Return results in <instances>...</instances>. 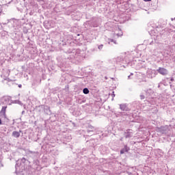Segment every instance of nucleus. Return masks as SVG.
Instances as JSON below:
<instances>
[{
  "label": "nucleus",
  "mask_w": 175,
  "mask_h": 175,
  "mask_svg": "<svg viewBox=\"0 0 175 175\" xmlns=\"http://www.w3.org/2000/svg\"><path fill=\"white\" fill-rule=\"evenodd\" d=\"M157 70H148L147 72V76L149 79H152V77H155L157 76Z\"/></svg>",
  "instance_id": "nucleus-1"
},
{
  "label": "nucleus",
  "mask_w": 175,
  "mask_h": 175,
  "mask_svg": "<svg viewBox=\"0 0 175 175\" xmlns=\"http://www.w3.org/2000/svg\"><path fill=\"white\" fill-rule=\"evenodd\" d=\"M157 72L160 73V75H162L163 76H166L167 75L168 72L165 68H161L159 67L157 70Z\"/></svg>",
  "instance_id": "nucleus-2"
},
{
  "label": "nucleus",
  "mask_w": 175,
  "mask_h": 175,
  "mask_svg": "<svg viewBox=\"0 0 175 175\" xmlns=\"http://www.w3.org/2000/svg\"><path fill=\"white\" fill-rule=\"evenodd\" d=\"M6 109L7 107H3L1 111V114H3L4 118H6Z\"/></svg>",
  "instance_id": "nucleus-3"
},
{
  "label": "nucleus",
  "mask_w": 175,
  "mask_h": 175,
  "mask_svg": "<svg viewBox=\"0 0 175 175\" xmlns=\"http://www.w3.org/2000/svg\"><path fill=\"white\" fill-rule=\"evenodd\" d=\"M133 136V131L132 130H129L126 133V137H132Z\"/></svg>",
  "instance_id": "nucleus-4"
},
{
  "label": "nucleus",
  "mask_w": 175,
  "mask_h": 175,
  "mask_svg": "<svg viewBox=\"0 0 175 175\" xmlns=\"http://www.w3.org/2000/svg\"><path fill=\"white\" fill-rule=\"evenodd\" d=\"M120 109L123 111H126L128 110V108L126 107V105L123 104L120 105Z\"/></svg>",
  "instance_id": "nucleus-5"
},
{
  "label": "nucleus",
  "mask_w": 175,
  "mask_h": 175,
  "mask_svg": "<svg viewBox=\"0 0 175 175\" xmlns=\"http://www.w3.org/2000/svg\"><path fill=\"white\" fill-rule=\"evenodd\" d=\"M12 136H14V137H20V132L14 131L12 133Z\"/></svg>",
  "instance_id": "nucleus-6"
},
{
  "label": "nucleus",
  "mask_w": 175,
  "mask_h": 175,
  "mask_svg": "<svg viewBox=\"0 0 175 175\" xmlns=\"http://www.w3.org/2000/svg\"><path fill=\"white\" fill-rule=\"evenodd\" d=\"M12 103H16V104L21 105H23V103H21V101H20V100H14V101L12 102Z\"/></svg>",
  "instance_id": "nucleus-7"
},
{
  "label": "nucleus",
  "mask_w": 175,
  "mask_h": 175,
  "mask_svg": "<svg viewBox=\"0 0 175 175\" xmlns=\"http://www.w3.org/2000/svg\"><path fill=\"white\" fill-rule=\"evenodd\" d=\"M83 92V94H90V90H88V88H84Z\"/></svg>",
  "instance_id": "nucleus-8"
},
{
  "label": "nucleus",
  "mask_w": 175,
  "mask_h": 175,
  "mask_svg": "<svg viewBox=\"0 0 175 175\" xmlns=\"http://www.w3.org/2000/svg\"><path fill=\"white\" fill-rule=\"evenodd\" d=\"M124 150L126 152H127V151H129V148H128L127 146H124Z\"/></svg>",
  "instance_id": "nucleus-9"
},
{
  "label": "nucleus",
  "mask_w": 175,
  "mask_h": 175,
  "mask_svg": "<svg viewBox=\"0 0 175 175\" xmlns=\"http://www.w3.org/2000/svg\"><path fill=\"white\" fill-rule=\"evenodd\" d=\"M103 49V44H100L98 46V49L102 50Z\"/></svg>",
  "instance_id": "nucleus-10"
},
{
  "label": "nucleus",
  "mask_w": 175,
  "mask_h": 175,
  "mask_svg": "<svg viewBox=\"0 0 175 175\" xmlns=\"http://www.w3.org/2000/svg\"><path fill=\"white\" fill-rule=\"evenodd\" d=\"M124 152H125V149L120 150V154H124Z\"/></svg>",
  "instance_id": "nucleus-11"
},
{
  "label": "nucleus",
  "mask_w": 175,
  "mask_h": 175,
  "mask_svg": "<svg viewBox=\"0 0 175 175\" xmlns=\"http://www.w3.org/2000/svg\"><path fill=\"white\" fill-rule=\"evenodd\" d=\"M140 97H141V99H144V96H143V95H141Z\"/></svg>",
  "instance_id": "nucleus-12"
},
{
  "label": "nucleus",
  "mask_w": 175,
  "mask_h": 175,
  "mask_svg": "<svg viewBox=\"0 0 175 175\" xmlns=\"http://www.w3.org/2000/svg\"><path fill=\"white\" fill-rule=\"evenodd\" d=\"M112 96H113V98H114V96H116V94H114V92H113Z\"/></svg>",
  "instance_id": "nucleus-13"
},
{
  "label": "nucleus",
  "mask_w": 175,
  "mask_h": 175,
  "mask_svg": "<svg viewBox=\"0 0 175 175\" xmlns=\"http://www.w3.org/2000/svg\"><path fill=\"white\" fill-rule=\"evenodd\" d=\"M145 2H149L151 0H144Z\"/></svg>",
  "instance_id": "nucleus-14"
},
{
  "label": "nucleus",
  "mask_w": 175,
  "mask_h": 175,
  "mask_svg": "<svg viewBox=\"0 0 175 175\" xmlns=\"http://www.w3.org/2000/svg\"><path fill=\"white\" fill-rule=\"evenodd\" d=\"M0 125H2V120L0 119Z\"/></svg>",
  "instance_id": "nucleus-15"
},
{
  "label": "nucleus",
  "mask_w": 175,
  "mask_h": 175,
  "mask_svg": "<svg viewBox=\"0 0 175 175\" xmlns=\"http://www.w3.org/2000/svg\"><path fill=\"white\" fill-rule=\"evenodd\" d=\"M111 42H113V43L116 44V41H114V40H111Z\"/></svg>",
  "instance_id": "nucleus-16"
},
{
  "label": "nucleus",
  "mask_w": 175,
  "mask_h": 175,
  "mask_svg": "<svg viewBox=\"0 0 175 175\" xmlns=\"http://www.w3.org/2000/svg\"><path fill=\"white\" fill-rule=\"evenodd\" d=\"M22 161H25V158H23V159H22Z\"/></svg>",
  "instance_id": "nucleus-17"
},
{
  "label": "nucleus",
  "mask_w": 175,
  "mask_h": 175,
  "mask_svg": "<svg viewBox=\"0 0 175 175\" xmlns=\"http://www.w3.org/2000/svg\"><path fill=\"white\" fill-rule=\"evenodd\" d=\"M17 167H18V165H16V169H17Z\"/></svg>",
  "instance_id": "nucleus-18"
},
{
  "label": "nucleus",
  "mask_w": 175,
  "mask_h": 175,
  "mask_svg": "<svg viewBox=\"0 0 175 175\" xmlns=\"http://www.w3.org/2000/svg\"><path fill=\"white\" fill-rule=\"evenodd\" d=\"M18 87H21V85H19Z\"/></svg>",
  "instance_id": "nucleus-19"
}]
</instances>
